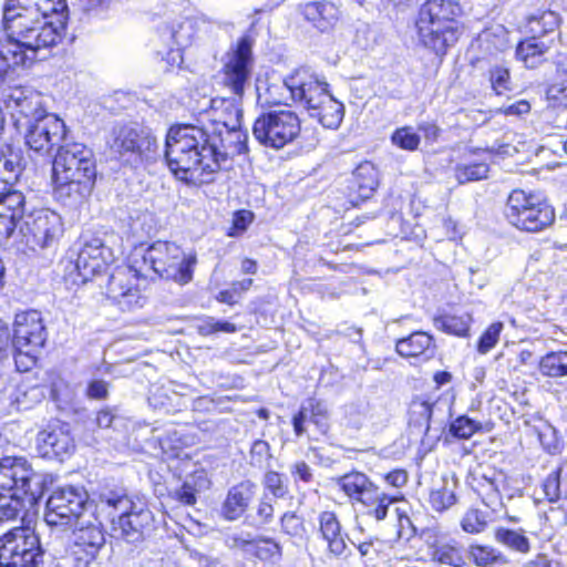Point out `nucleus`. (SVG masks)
Instances as JSON below:
<instances>
[{"label": "nucleus", "instance_id": "nucleus-1", "mask_svg": "<svg viewBox=\"0 0 567 567\" xmlns=\"http://www.w3.org/2000/svg\"><path fill=\"white\" fill-rule=\"evenodd\" d=\"M247 152V135L239 128L210 133L207 126L179 124L166 135L165 158L172 173L188 184L214 179L229 157Z\"/></svg>", "mask_w": 567, "mask_h": 567}, {"label": "nucleus", "instance_id": "nucleus-2", "mask_svg": "<svg viewBox=\"0 0 567 567\" xmlns=\"http://www.w3.org/2000/svg\"><path fill=\"white\" fill-rule=\"evenodd\" d=\"M58 9L50 0H7L3 7L6 39H0V78L17 66L31 64L38 51L55 45L61 39V22L50 12Z\"/></svg>", "mask_w": 567, "mask_h": 567}, {"label": "nucleus", "instance_id": "nucleus-3", "mask_svg": "<svg viewBox=\"0 0 567 567\" xmlns=\"http://www.w3.org/2000/svg\"><path fill=\"white\" fill-rule=\"evenodd\" d=\"M96 166L93 152L82 143L60 145L52 165L54 195L63 204L80 203L93 189Z\"/></svg>", "mask_w": 567, "mask_h": 567}, {"label": "nucleus", "instance_id": "nucleus-4", "mask_svg": "<svg viewBox=\"0 0 567 567\" xmlns=\"http://www.w3.org/2000/svg\"><path fill=\"white\" fill-rule=\"evenodd\" d=\"M252 66L251 48L246 39H241L236 49L227 54L224 64V84L229 87L237 97H215L210 101V109L206 112L210 133L240 128L243 111L239 99L243 96L245 86L249 82Z\"/></svg>", "mask_w": 567, "mask_h": 567}, {"label": "nucleus", "instance_id": "nucleus-5", "mask_svg": "<svg viewBox=\"0 0 567 567\" xmlns=\"http://www.w3.org/2000/svg\"><path fill=\"white\" fill-rule=\"evenodd\" d=\"M461 7L453 0H426L415 20L417 41L437 55L446 53L458 39Z\"/></svg>", "mask_w": 567, "mask_h": 567}, {"label": "nucleus", "instance_id": "nucleus-6", "mask_svg": "<svg viewBox=\"0 0 567 567\" xmlns=\"http://www.w3.org/2000/svg\"><path fill=\"white\" fill-rule=\"evenodd\" d=\"M41 480L23 457L0 458V522L14 519L21 512V494L34 497L40 493Z\"/></svg>", "mask_w": 567, "mask_h": 567}, {"label": "nucleus", "instance_id": "nucleus-7", "mask_svg": "<svg viewBox=\"0 0 567 567\" xmlns=\"http://www.w3.org/2000/svg\"><path fill=\"white\" fill-rule=\"evenodd\" d=\"M147 265L159 277L179 285L193 279V270L197 262L196 255L185 252L181 246L172 241H155L142 255Z\"/></svg>", "mask_w": 567, "mask_h": 567}, {"label": "nucleus", "instance_id": "nucleus-8", "mask_svg": "<svg viewBox=\"0 0 567 567\" xmlns=\"http://www.w3.org/2000/svg\"><path fill=\"white\" fill-rule=\"evenodd\" d=\"M505 216L516 228L532 233L547 228L555 220L554 209L548 203L522 189L509 194Z\"/></svg>", "mask_w": 567, "mask_h": 567}, {"label": "nucleus", "instance_id": "nucleus-9", "mask_svg": "<svg viewBox=\"0 0 567 567\" xmlns=\"http://www.w3.org/2000/svg\"><path fill=\"white\" fill-rule=\"evenodd\" d=\"M42 555L40 538L30 527H14L0 536L1 567H38Z\"/></svg>", "mask_w": 567, "mask_h": 567}, {"label": "nucleus", "instance_id": "nucleus-10", "mask_svg": "<svg viewBox=\"0 0 567 567\" xmlns=\"http://www.w3.org/2000/svg\"><path fill=\"white\" fill-rule=\"evenodd\" d=\"M298 115L290 110L269 111L259 115L252 127L255 138L264 146L280 150L300 134Z\"/></svg>", "mask_w": 567, "mask_h": 567}, {"label": "nucleus", "instance_id": "nucleus-11", "mask_svg": "<svg viewBox=\"0 0 567 567\" xmlns=\"http://www.w3.org/2000/svg\"><path fill=\"white\" fill-rule=\"evenodd\" d=\"M111 148L127 161L142 164L155 159L158 144L150 130L126 125L113 132Z\"/></svg>", "mask_w": 567, "mask_h": 567}, {"label": "nucleus", "instance_id": "nucleus-12", "mask_svg": "<svg viewBox=\"0 0 567 567\" xmlns=\"http://www.w3.org/2000/svg\"><path fill=\"white\" fill-rule=\"evenodd\" d=\"M62 233L61 216L44 208L25 215L19 228L22 241L32 250L51 247Z\"/></svg>", "mask_w": 567, "mask_h": 567}, {"label": "nucleus", "instance_id": "nucleus-13", "mask_svg": "<svg viewBox=\"0 0 567 567\" xmlns=\"http://www.w3.org/2000/svg\"><path fill=\"white\" fill-rule=\"evenodd\" d=\"M105 543L102 528L93 522L78 523L69 537L65 558L72 567H90Z\"/></svg>", "mask_w": 567, "mask_h": 567}, {"label": "nucleus", "instance_id": "nucleus-14", "mask_svg": "<svg viewBox=\"0 0 567 567\" xmlns=\"http://www.w3.org/2000/svg\"><path fill=\"white\" fill-rule=\"evenodd\" d=\"M86 493L82 488L66 486L54 491L47 501L44 519L50 526H66L74 519L76 524L86 503Z\"/></svg>", "mask_w": 567, "mask_h": 567}, {"label": "nucleus", "instance_id": "nucleus-15", "mask_svg": "<svg viewBox=\"0 0 567 567\" xmlns=\"http://www.w3.org/2000/svg\"><path fill=\"white\" fill-rule=\"evenodd\" d=\"M279 89L287 90L292 101L310 111L329 92V84L310 70L298 69L284 80L281 86L271 85L268 91L274 94Z\"/></svg>", "mask_w": 567, "mask_h": 567}, {"label": "nucleus", "instance_id": "nucleus-16", "mask_svg": "<svg viewBox=\"0 0 567 567\" xmlns=\"http://www.w3.org/2000/svg\"><path fill=\"white\" fill-rule=\"evenodd\" d=\"M65 135L64 122L49 113L28 122L25 143L30 150L39 154H49L54 146L60 145Z\"/></svg>", "mask_w": 567, "mask_h": 567}, {"label": "nucleus", "instance_id": "nucleus-17", "mask_svg": "<svg viewBox=\"0 0 567 567\" xmlns=\"http://www.w3.org/2000/svg\"><path fill=\"white\" fill-rule=\"evenodd\" d=\"M112 261V251L104 246L100 238L85 241L73 264L75 274L70 272L73 284H85L96 274L104 271Z\"/></svg>", "mask_w": 567, "mask_h": 567}, {"label": "nucleus", "instance_id": "nucleus-18", "mask_svg": "<svg viewBox=\"0 0 567 567\" xmlns=\"http://www.w3.org/2000/svg\"><path fill=\"white\" fill-rule=\"evenodd\" d=\"M35 449L42 457L62 460L70 456L75 449L70 426L60 421L49 423L37 434Z\"/></svg>", "mask_w": 567, "mask_h": 567}, {"label": "nucleus", "instance_id": "nucleus-19", "mask_svg": "<svg viewBox=\"0 0 567 567\" xmlns=\"http://www.w3.org/2000/svg\"><path fill=\"white\" fill-rule=\"evenodd\" d=\"M45 339V327L38 311L16 316L13 344L17 351H38L44 346Z\"/></svg>", "mask_w": 567, "mask_h": 567}, {"label": "nucleus", "instance_id": "nucleus-20", "mask_svg": "<svg viewBox=\"0 0 567 567\" xmlns=\"http://www.w3.org/2000/svg\"><path fill=\"white\" fill-rule=\"evenodd\" d=\"M137 277V270L126 269L113 274L109 280L106 293L123 310L142 307L144 298L133 285L132 279Z\"/></svg>", "mask_w": 567, "mask_h": 567}, {"label": "nucleus", "instance_id": "nucleus-21", "mask_svg": "<svg viewBox=\"0 0 567 567\" xmlns=\"http://www.w3.org/2000/svg\"><path fill=\"white\" fill-rule=\"evenodd\" d=\"M153 519V513L148 508L133 504L128 511L120 514L116 520H112L113 532L127 542L135 543L150 530Z\"/></svg>", "mask_w": 567, "mask_h": 567}, {"label": "nucleus", "instance_id": "nucleus-22", "mask_svg": "<svg viewBox=\"0 0 567 567\" xmlns=\"http://www.w3.org/2000/svg\"><path fill=\"white\" fill-rule=\"evenodd\" d=\"M3 102L13 116L18 114L28 118V122L48 114L43 107L42 96L31 89H10L4 94Z\"/></svg>", "mask_w": 567, "mask_h": 567}, {"label": "nucleus", "instance_id": "nucleus-23", "mask_svg": "<svg viewBox=\"0 0 567 567\" xmlns=\"http://www.w3.org/2000/svg\"><path fill=\"white\" fill-rule=\"evenodd\" d=\"M473 488L482 498L485 506L497 513L503 507L501 489L505 486V476L503 473L489 470L473 477Z\"/></svg>", "mask_w": 567, "mask_h": 567}, {"label": "nucleus", "instance_id": "nucleus-24", "mask_svg": "<svg viewBox=\"0 0 567 567\" xmlns=\"http://www.w3.org/2000/svg\"><path fill=\"white\" fill-rule=\"evenodd\" d=\"M256 493V484L241 481L228 489L221 505V514L227 520L238 519L248 508Z\"/></svg>", "mask_w": 567, "mask_h": 567}, {"label": "nucleus", "instance_id": "nucleus-25", "mask_svg": "<svg viewBox=\"0 0 567 567\" xmlns=\"http://www.w3.org/2000/svg\"><path fill=\"white\" fill-rule=\"evenodd\" d=\"M309 420L321 432H327L329 427V409L328 405L315 398L308 399L300 408L299 412L293 416L292 425L297 436L305 433V422Z\"/></svg>", "mask_w": 567, "mask_h": 567}, {"label": "nucleus", "instance_id": "nucleus-26", "mask_svg": "<svg viewBox=\"0 0 567 567\" xmlns=\"http://www.w3.org/2000/svg\"><path fill=\"white\" fill-rule=\"evenodd\" d=\"M158 34L171 48V53L175 55L173 59H181L179 50L187 47L193 39V23L187 19L165 22L158 27Z\"/></svg>", "mask_w": 567, "mask_h": 567}, {"label": "nucleus", "instance_id": "nucleus-27", "mask_svg": "<svg viewBox=\"0 0 567 567\" xmlns=\"http://www.w3.org/2000/svg\"><path fill=\"white\" fill-rule=\"evenodd\" d=\"M319 532L328 545L329 551L334 556H341L346 548L344 535L337 514L332 511H324L318 517Z\"/></svg>", "mask_w": 567, "mask_h": 567}, {"label": "nucleus", "instance_id": "nucleus-28", "mask_svg": "<svg viewBox=\"0 0 567 567\" xmlns=\"http://www.w3.org/2000/svg\"><path fill=\"white\" fill-rule=\"evenodd\" d=\"M457 481L441 476L430 489L429 503L433 511L442 513L450 509L457 503Z\"/></svg>", "mask_w": 567, "mask_h": 567}, {"label": "nucleus", "instance_id": "nucleus-29", "mask_svg": "<svg viewBox=\"0 0 567 567\" xmlns=\"http://www.w3.org/2000/svg\"><path fill=\"white\" fill-rule=\"evenodd\" d=\"M311 117L317 118L327 128H338L343 120V104L337 101L330 92L308 111Z\"/></svg>", "mask_w": 567, "mask_h": 567}, {"label": "nucleus", "instance_id": "nucleus-30", "mask_svg": "<svg viewBox=\"0 0 567 567\" xmlns=\"http://www.w3.org/2000/svg\"><path fill=\"white\" fill-rule=\"evenodd\" d=\"M337 486L352 504H359L375 487V484L365 474L351 472L339 477Z\"/></svg>", "mask_w": 567, "mask_h": 567}, {"label": "nucleus", "instance_id": "nucleus-31", "mask_svg": "<svg viewBox=\"0 0 567 567\" xmlns=\"http://www.w3.org/2000/svg\"><path fill=\"white\" fill-rule=\"evenodd\" d=\"M432 337L425 332L416 331L406 338L398 340L395 344L396 352L404 358H417L425 355L426 359L431 357L427 354L432 348Z\"/></svg>", "mask_w": 567, "mask_h": 567}, {"label": "nucleus", "instance_id": "nucleus-32", "mask_svg": "<svg viewBox=\"0 0 567 567\" xmlns=\"http://www.w3.org/2000/svg\"><path fill=\"white\" fill-rule=\"evenodd\" d=\"M549 48V43L545 42L539 37L534 35L518 44L516 55L526 68L534 69L545 60L544 56L548 52Z\"/></svg>", "mask_w": 567, "mask_h": 567}, {"label": "nucleus", "instance_id": "nucleus-33", "mask_svg": "<svg viewBox=\"0 0 567 567\" xmlns=\"http://www.w3.org/2000/svg\"><path fill=\"white\" fill-rule=\"evenodd\" d=\"M394 502V497L381 491L379 486L375 485L359 504L364 507V515L380 522L386 517L389 507Z\"/></svg>", "mask_w": 567, "mask_h": 567}, {"label": "nucleus", "instance_id": "nucleus-34", "mask_svg": "<svg viewBox=\"0 0 567 567\" xmlns=\"http://www.w3.org/2000/svg\"><path fill=\"white\" fill-rule=\"evenodd\" d=\"M22 173L21 157L19 154L10 152L0 154V194L8 190Z\"/></svg>", "mask_w": 567, "mask_h": 567}, {"label": "nucleus", "instance_id": "nucleus-35", "mask_svg": "<svg viewBox=\"0 0 567 567\" xmlns=\"http://www.w3.org/2000/svg\"><path fill=\"white\" fill-rule=\"evenodd\" d=\"M353 178L359 196L364 199L369 198L379 185L378 171L369 162L362 163L355 168Z\"/></svg>", "mask_w": 567, "mask_h": 567}, {"label": "nucleus", "instance_id": "nucleus-36", "mask_svg": "<svg viewBox=\"0 0 567 567\" xmlns=\"http://www.w3.org/2000/svg\"><path fill=\"white\" fill-rule=\"evenodd\" d=\"M209 480L204 472H197L189 476L183 485L175 491L176 498L186 505L196 503V494L209 487Z\"/></svg>", "mask_w": 567, "mask_h": 567}, {"label": "nucleus", "instance_id": "nucleus-37", "mask_svg": "<svg viewBox=\"0 0 567 567\" xmlns=\"http://www.w3.org/2000/svg\"><path fill=\"white\" fill-rule=\"evenodd\" d=\"M370 410V404L363 401L346 404L342 408V424L357 430L361 429L369 419Z\"/></svg>", "mask_w": 567, "mask_h": 567}, {"label": "nucleus", "instance_id": "nucleus-38", "mask_svg": "<svg viewBox=\"0 0 567 567\" xmlns=\"http://www.w3.org/2000/svg\"><path fill=\"white\" fill-rule=\"evenodd\" d=\"M472 318L468 313L461 316L445 315L434 319V326L447 333L465 337L468 332Z\"/></svg>", "mask_w": 567, "mask_h": 567}, {"label": "nucleus", "instance_id": "nucleus-39", "mask_svg": "<svg viewBox=\"0 0 567 567\" xmlns=\"http://www.w3.org/2000/svg\"><path fill=\"white\" fill-rule=\"evenodd\" d=\"M539 371L549 378L567 375V352H550L544 355L539 361Z\"/></svg>", "mask_w": 567, "mask_h": 567}, {"label": "nucleus", "instance_id": "nucleus-40", "mask_svg": "<svg viewBox=\"0 0 567 567\" xmlns=\"http://www.w3.org/2000/svg\"><path fill=\"white\" fill-rule=\"evenodd\" d=\"M495 539L497 543L522 554H527L530 549L529 540L522 532L499 527L495 530Z\"/></svg>", "mask_w": 567, "mask_h": 567}, {"label": "nucleus", "instance_id": "nucleus-41", "mask_svg": "<svg viewBox=\"0 0 567 567\" xmlns=\"http://www.w3.org/2000/svg\"><path fill=\"white\" fill-rule=\"evenodd\" d=\"M480 41L487 51H504L509 44L508 33L501 24L483 31L480 35Z\"/></svg>", "mask_w": 567, "mask_h": 567}, {"label": "nucleus", "instance_id": "nucleus-42", "mask_svg": "<svg viewBox=\"0 0 567 567\" xmlns=\"http://www.w3.org/2000/svg\"><path fill=\"white\" fill-rule=\"evenodd\" d=\"M0 207L4 213L23 220L24 196L21 192L11 190V187H8V190L0 194Z\"/></svg>", "mask_w": 567, "mask_h": 567}, {"label": "nucleus", "instance_id": "nucleus-43", "mask_svg": "<svg viewBox=\"0 0 567 567\" xmlns=\"http://www.w3.org/2000/svg\"><path fill=\"white\" fill-rule=\"evenodd\" d=\"M470 556L474 564L480 567H485L497 561L506 563L504 556L489 546L473 545L470 547Z\"/></svg>", "mask_w": 567, "mask_h": 567}, {"label": "nucleus", "instance_id": "nucleus-44", "mask_svg": "<svg viewBox=\"0 0 567 567\" xmlns=\"http://www.w3.org/2000/svg\"><path fill=\"white\" fill-rule=\"evenodd\" d=\"M100 501L121 514L134 504L123 489H105L100 494Z\"/></svg>", "mask_w": 567, "mask_h": 567}, {"label": "nucleus", "instance_id": "nucleus-45", "mask_svg": "<svg viewBox=\"0 0 567 567\" xmlns=\"http://www.w3.org/2000/svg\"><path fill=\"white\" fill-rule=\"evenodd\" d=\"M559 24V18L554 11H545L539 17H533L528 21L529 30L535 34L554 32Z\"/></svg>", "mask_w": 567, "mask_h": 567}, {"label": "nucleus", "instance_id": "nucleus-46", "mask_svg": "<svg viewBox=\"0 0 567 567\" xmlns=\"http://www.w3.org/2000/svg\"><path fill=\"white\" fill-rule=\"evenodd\" d=\"M432 558L441 564L458 566L462 561L458 549L450 543H437L432 547Z\"/></svg>", "mask_w": 567, "mask_h": 567}, {"label": "nucleus", "instance_id": "nucleus-47", "mask_svg": "<svg viewBox=\"0 0 567 567\" xmlns=\"http://www.w3.org/2000/svg\"><path fill=\"white\" fill-rule=\"evenodd\" d=\"M487 174L488 165L485 163L460 165L455 172L457 181L462 184L486 178Z\"/></svg>", "mask_w": 567, "mask_h": 567}, {"label": "nucleus", "instance_id": "nucleus-48", "mask_svg": "<svg viewBox=\"0 0 567 567\" xmlns=\"http://www.w3.org/2000/svg\"><path fill=\"white\" fill-rule=\"evenodd\" d=\"M486 526L487 519L485 515L476 508L466 511L461 519L462 529L468 534H480L485 530Z\"/></svg>", "mask_w": 567, "mask_h": 567}, {"label": "nucleus", "instance_id": "nucleus-49", "mask_svg": "<svg viewBox=\"0 0 567 567\" xmlns=\"http://www.w3.org/2000/svg\"><path fill=\"white\" fill-rule=\"evenodd\" d=\"M391 140L395 146L405 151H415L420 144L419 134L410 126L395 130Z\"/></svg>", "mask_w": 567, "mask_h": 567}, {"label": "nucleus", "instance_id": "nucleus-50", "mask_svg": "<svg viewBox=\"0 0 567 567\" xmlns=\"http://www.w3.org/2000/svg\"><path fill=\"white\" fill-rule=\"evenodd\" d=\"M40 396L41 393L38 388H32L28 391L19 386L10 394L11 404L18 411L30 409L33 402L40 400Z\"/></svg>", "mask_w": 567, "mask_h": 567}, {"label": "nucleus", "instance_id": "nucleus-51", "mask_svg": "<svg viewBox=\"0 0 567 567\" xmlns=\"http://www.w3.org/2000/svg\"><path fill=\"white\" fill-rule=\"evenodd\" d=\"M482 425L467 416H458L450 425V432L458 439H470Z\"/></svg>", "mask_w": 567, "mask_h": 567}, {"label": "nucleus", "instance_id": "nucleus-52", "mask_svg": "<svg viewBox=\"0 0 567 567\" xmlns=\"http://www.w3.org/2000/svg\"><path fill=\"white\" fill-rule=\"evenodd\" d=\"M196 329L200 336L206 337L217 332H235L236 326L227 321H217L213 317H207L197 324Z\"/></svg>", "mask_w": 567, "mask_h": 567}, {"label": "nucleus", "instance_id": "nucleus-53", "mask_svg": "<svg viewBox=\"0 0 567 567\" xmlns=\"http://www.w3.org/2000/svg\"><path fill=\"white\" fill-rule=\"evenodd\" d=\"M503 327L504 326L502 322H494L484 331L477 344V351L481 354H486L496 346L499 340Z\"/></svg>", "mask_w": 567, "mask_h": 567}, {"label": "nucleus", "instance_id": "nucleus-54", "mask_svg": "<svg viewBox=\"0 0 567 567\" xmlns=\"http://www.w3.org/2000/svg\"><path fill=\"white\" fill-rule=\"evenodd\" d=\"M251 285H252V279H244L240 281H235V282H233L230 289L220 291L218 293V296L216 297V299L219 302L233 306V305L237 303L238 297L243 292L250 289Z\"/></svg>", "mask_w": 567, "mask_h": 567}, {"label": "nucleus", "instance_id": "nucleus-55", "mask_svg": "<svg viewBox=\"0 0 567 567\" xmlns=\"http://www.w3.org/2000/svg\"><path fill=\"white\" fill-rule=\"evenodd\" d=\"M260 559H267L281 554V548L277 542L271 538H255L252 551Z\"/></svg>", "mask_w": 567, "mask_h": 567}, {"label": "nucleus", "instance_id": "nucleus-56", "mask_svg": "<svg viewBox=\"0 0 567 567\" xmlns=\"http://www.w3.org/2000/svg\"><path fill=\"white\" fill-rule=\"evenodd\" d=\"M546 100L551 107L567 106V81L553 83L546 91Z\"/></svg>", "mask_w": 567, "mask_h": 567}, {"label": "nucleus", "instance_id": "nucleus-57", "mask_svg": "<svg viewBox=\"0 0 567 567\" xmlns=\"http://www.w3.org/2000/svg\"><path fill=\"white\" fill-rule=\"evenodd\" d=\"M489 81L492 89L496 94H502L508 90L509 72L506 68L496 65L489 71Z\"/></svg>", "mask_w": 567, "mask_h": 567}, {"label": "nucleus", "instance_id": "nucleus-58", "mask_svg": "<svg viewBox=\"0 0 567 567\" xmlns=\"http://www.w3.org/2000/svg\"><path fill=\"white\" fill-rule=\"evenodd\" d=\"M308 11L317 13L318 17L328 23H331L339 18V9L331 2H317L308 7Z\"/></svg>", "mask_w": 567, "mask_h": 567}, {"label": "nucleus", "instance_id": "nucleus-59", "mask_svg": "<svg viewBox=\"0 0 567 567\" xmlns=\"http://www.w3.org/2000/svg\"><path fill=\"white\" fill-rule=\"evenodd\" d=\"M561 468L550 473L543 483L544 493L549 502H556L560 497Z\"/></svg>", "mask_w": 567, "mask_h": 567}, {"label": "nucleus", "instance_id": "nucleus-60", "mask_svg": "<svg viewBox=\"0 0 567 567\" xmlns=\"http://www.w3.org/2000/svg\"><path fill=\"white\" fill-rule=\"evenodd\" d=\"M264 485L275 497H282L286 494V486L281 475L277 472H267L264 477Z\"/></svg>", "mask_w": 567, "mask_h": 567}, {"label": "nucleus", "instance_id": "nucleus-61", "mask_svg": "<svg viewBox=\"0 0 567 567\" xmlns=\"http://www.w3.org/2000/svg\"><path fill=\"white\" fill-rule=\"evenodd\" d=\"M280 522L282 532L290 536H298L303 529L301 519L295 513H285Z\"/></svg>", "mask_w": 567, "mask_h": 567}, {"label": "nucleus", "instance_id": "nucleus-62", "mask_svg": "<svg viewBox=\"0 0 567 567\" xmlns=\"http://www.w3.org/2000/svg\"><path fill=\"white\" fill-rule=\"evenodd\" d=\"M19 220L12 214L4 213L3 208L0 207V241L10 238L14 234Z\"/></svg>", "mask_w": 567, "mask_h": 567}, {"label": "nucleus", "instance_id": "nucleus-63", "mask_svg": "<svg viewBox=\"0 0 567 567\" xmlns=\"http://www.w3.org/2000/svg\"><path fill=\"white\" fill-rule=\"evenodd\" d=\"M254 539L249 533H236L228 536L227 544L230 548L251 553Z\"/></svg>", "mask_w": 567, "mask_h": 567}, {"label": "nucleus", "instance_id": "nucleus-64", "mask_svg": "<svg viewBox=\"0 0 567 567\" xmlns=\"http://www.w3.org/2000/svg\"><path fill=\"white\" fill-rule=\"evenodd\" d=\"M269 444L265 441L257 440L254 442L250 450L251 464L261 466L264 461L269 456Z\"/></svg>", "mask_w": 567, "mask_h": 567}]
</instances>
